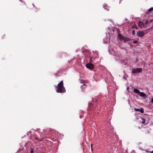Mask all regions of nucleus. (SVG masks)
Wrapping results in <instances>:
<instances>
[{"label":"nucleus","instance_id":"nucleus-12","mask_svg":"<svg viewBox=\"0 0 153 153\" xmlns=\"http://www.w3.org/2000/svg\"><path fill=\"white\" fill-rule=\"evenodd\" d=\"M153 10V7H152L150 8L148 10V12H151Z\"/></svg>","mask_w":153,"mask_h":153},{"label":"nucleus","instance_id":"nucleus-23","mask_svg":"<svg viewBox=\"0 0 153 153\" xmlns=\"http://www.w3.org/2000/svg\"><path fill=\"white\" fill-rule=\"evenodd\" d=\"M145 23L146 25H147L148 24V21H146V22H145Z\"/></svg>","mask_w":153,"mask_h":153},{"label":"nucleus","instance_id":"nucleus-15","mask_svg":"<svg viewBox=\"0 0 153 153\" xmlns=\"http://www.w3.org/2000/svg\"><path fill=\"white\" fill-rule=\"evenodd\" d=\"M132 34L133 35H134L135 34V31L134 30H133L132 31Z\"/></svg>","mask_w":153,"mask_h":153},{"label":"nucleus","instance_id":"nucleus-17","mask_svg":"<svg viewBox=\"0 0 153 153\" xmlns=\"http://www.w3.org/2000/svg\"><path fill=\"white\" fill-rule=\"evenodd\" d=\"M5 34H4V35H3L1 37V38L2 39H4V38H5Z\"/></svg>","mask_w":153,"mask_h":153},{"label":"nucleus","instance_id":"nucleus-13","mask_svg":"<svg viewBox=\"0 0 153 153\" xmlns=\"http://www.w3.org/2000/svg\"><path fill=\"white\" fill-rule=\"evenodd\" d=\"M92 58L91 57H90L89 60V62L90 63H91L92 62Z\"/></svg>","mask_w":153,"mask_h":153},{"label":"nucleus","instance_id":"nucleus-2","mask_svg":"<svg viewBox=\"0 0 153 153\" xmlns=\"http://www.w3.org/2000/svg\"><path fill=\"white\" fill-rule=\"evenodd\" d=\"M142 71V69L140 68H133L132 71V74L136 73L138 72L141 73Z\"/></svg>","mask_w":153,"mask_h":153},{"label":"nucleus","instance_id":"nucleus-3","mask_svg":"<svg viewBox=\"0 0 153 153\" xmlns=\"http://www.w3.org/2000/svg\"><path fill=\"white\" fill-rule=\"evenodd\" d=\"M86 66L88 69L90 70H91L94 68V65L91 63L86 64Z\"/></svg>","mask_w":153,"mask_h":153},{"label":"nucleus","instance_id":"nucleus-19","mask_svg":"<svg viewBox=\"0 0 153 153\" xmlns=\"http://www.w3.org/2000/svg\"><path fill=\"white\" fill-rule=\"evenodd\" d=\"M107 8L108 7H107L106 6H105L104 7V8L105 9H107L108 10H109V9H108V8Z\"/></svg>","mask_w":153,"mask_h":153},{"label":"nucleus","instance_id":"nucleus-25","mask_svg":"<svg viewBox=\"0 0 153 153\" xmlns=\"http://www.w3.org/2000/svg\"><path fill=\"white\" fill-rule=\"evenodd\" d=\"M150 29H153V25L150 28Z\"/></svg>","mask_w":153,"mask_h":153},{"label":"nucleus","instance_id":"nucleus-5","mask_svg":"<svg viewBox=\"0 0 153 153\" xmlns=\"http://www.w3.org/2000/svg\"><path fill=\"white\" fill-rule=\"evenodd\" d=\"M134 109L135 111H140L142 113H143L144 112V109L143 108H141L140 109L135 108Z\"/></svg>","mask_w":153,"mask_h":153},{"label":"nucleus","instance_id":"nucleus-7","mask_svg":"<svg viewBox=\"0 0 153 153\" xmlns=\"http://www.w3.org/2000/svg\"><path fill=\"white\" fill-rule=\"evenodd\" d=\"M130 39L129 38L124 37V38L123 40L124 41V42H127L130 41Z\"/></svg>","mask_w":153,"mask_h":153},{"label":"nucleus","instance_id":"nucleus-24","mask_svg":"<svg viewBox=\"0 0 153 153\" xmlns=\"http://www.w3.org/2000/svg\"><path fill=\"white\" fill-rule=\"evenodd\" d=\"M136 25H134L132 27V28H134V27H135V26H136Z\"/></svg>","mask_w":153,"mask_h":153},{"label":"nucleus","instance_id":"nucleus-18","mask_svg":"<svg viewBox=\"0 0 153 153\" xmlns=\"http://www.w3.org/2000/svg\"><path fill=\"white\" fill-rule=\"evenodd\" d=\"M138 42L137 41V40L134 41L133 42L134 44H136Z\"/></svg>","mask_w":153,"mask_h":153},{"label":"nucleus","instance_id":"nucleus-20","mask_svg":"<svg viewBox=\"0 0 153 153\" xmlns=\"http://www.w3.org/2000/svg\"><path fill=\"white\" fill-rule=\"evenodd\" d=\"M92 146H93V144H91V150L92 151Z\"/></svg>","mask_w":153,"mask_h":153},{"label":"nucleus","instance_id":"nucleus-21","mask_svg":"<svg viewBox=\"0 0 153 153\" xmlns=\"http://www.w3.org/2000/svg\"><path fill=\"white\" fill-rule=\"evenodd\" d=\"M21 151V149H19L18 151V152H20Z\"/></svg>","mask_w":153,"mask_h":153},{"label":"nucleus","instance_id":"nucleus-27","mask_svg":"<svg viewBox=\"0 0 153 153\" xmlns=\"http://www.w3.org/2000/svg\"><path fill=\"white\" fill-rule=\"evenodd\" d=\"M150 153H153V150L150 152Z\"/></svg>","mask_w":153,"mask_h":153},{"label":"nucleus","instance_id":"nucleus-6","mask_svg":"<svg viewBox=\"0 0 153 153\" xmlns=\"http://www.w3.org/2000/svg\"><path fill=\"white\" fill-rule=\"evenodd\" d=\"M138 26L140 28H141L142 27V26L144 27L145 26H144V24L143 23H142L140 21L138 23Z\"/></svg>","mask_w":153,"mask_h":153},{"label":"nucleus","instance_id":"nucleus-16","mask_svg":"<svg viewBox=\"0 0 153 153\" xmlns=\"http://www.w3.org/2000/svg\"><path fill=\"white\" fill-rule=\"evenodd\" d=\"M34 151L33 149H31L30 151V153H33Z\"/></svg>","mask_w":153,"mask_h":153},{"label":"nucleus","instance_id":"nucleus-22","mask_svg":"<svg viewBox=\"0 0 153 153\" xmlns=\"http://www.w3.org/2000/svg\"><path fill=\"white\" fill-rule=\"evenodd\" d=\"M151 102H152L153 104V98H152L151 99Z\"/></svg>","mask_w":153,"mask_h":153},{"label":"nucleus","instance_id":"nucleus-26","mask_svg":"<svg viewBox=\"0 0 153 153\" xmlns=\"http://www.w3.org/2000/svg\"><path fill=\"white\" fill-rule=\"evenodd\" d=\"M85 86V84H84L82 86V87H84Z\"/></svg>","mask_w":153,"mask_h":153},{"label":"nucleus","instance_id":"nucleus-8","mask_svg":"<svg viewBox=\"0 0 153 153\" xmlns=\"http://www.w3.org/2000/svg\"><path fill=\"white\" fill-rule=\"evenodd\" d=\"M139 95L140 96L143 97H145L146 96V94L143 92H140Z\"/></svg>","mask_w":153,"mask_h":153},{"label":"nucleus","instance_id":"nucleus-1","mask_svg":"<svg viewBox=\"0 0 153 153\" xmlns=\"http://www.w3.org/2000/svg\"><path fill=\"white\" fill-rule=\"evenodd\" d=\"M56 91L57 93H64L66 91L65 88L63 86V82L61 81L56 87Z\"/></svg>","mask_w":153,"mask_h":153},{"label":"nucleus","instance_id":"nucleus-11","mask_svg":"<svg viewBox=\"0 0 153 153\" xmlns=\"http://www.w3.org/2000/svg\"><path fill=\"white\" fill-rule=\"evenodd\" d=\"M141 119L142 120V121H141V123L143 124H144V123H145L146 122L145 119V118H142V117L141 118Z\"/></svg>","mask_w":153,"mask_h":153},{"label":"nucleus","instance_id":"nucleus-4","mask_svg":"<svg viewBox=\"0 0 153 153\" xmlns=\"http://www.w3.org/2000/svg\"><path fill=\"white\" fill-rule=\"evenodd\" d=\"M145 33L143 31H139L137 33V35L138 37H141L143 36Z\"/></svg>","mask_w":153,"mask_h":153},{"label":"nucleus","instance_id":"nucleus-14","mask_svg":"<svg viewBox=\"0 0 153 153\" xmlns=\"http://www.w3.org/2000/svg\"><path fill=\"white\" fill-rule=\"evenodd\" d=\"M92 105V103H89V109H91L90 108H91V105Z\"/></svg>","mask_w":153,"mask_h":153},{"label":"nucleus","instance_id":"nucleus-10","mask_svg":"<svg viewBox=\"0 0 153 153\" xmlns=\"http://www.w3.org/2000/svg\"><path fill=\"white\" fill-rule=\"evenodd\" d=\"M134 91L135 93H136L137 94H140V92L139 90L136 88H135L134 89Z\"/></svg>","mask_w":153,"mask_h":153},{"label":"nucleus","instance_id":"nucleus-9","mask_svg":"<svg viewBox=\"0 0 153 153\" xmlns=\"http://www.w3.org/2000/svg\"><path fill=\"white\" fill-rule=\"evenodd\" d=\"M118 36L120 40H123L124 37V36L121 35L120 34H118Z\"/></svg>","mask_w":153,"mask_h":153}]
</instances>
